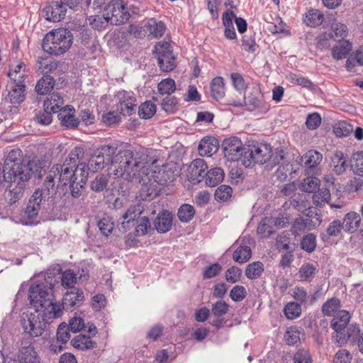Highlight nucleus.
<instances>
[{"label": "nucleus", "mask_w": 363, "mask_h": 363, "mask_svg": "<svg viewBox=\"0 0 363 363\" xmlns=\"http://www.w3.org/2000/svg\"><path fill=\"white\" fill-rule=\"evenodd\" d=\"M157 162V160L150 156L147 151L120 150L111 159L108 174L147 185L150 167Z\"/></svg>", "instance_id": "1"}, {"label": "nucleus", "mask_w": 363, "mask_h": 363, "mask_svg": "<svg viewBox=\"0 0 363 363\" xmlns=\"http://www.w3.org/2000/svg\"><path fill=\"white\" fill-rule=\"evenodd\" d=\"M47 162L38 157L23 159L20 149L11 150L7 155L4 164V179L11 180L18 175L34 174L40 179L47 168Z\"/></svg>", "instance_id": "2"}, {"label": "nucleus", "mask_w": 363, "mask_h": 363, "mask_svg": "<svg viewBox=\"0 0 363 363\" xmlns=\"http://www.w3.org/2000/svg\"><path fill=\"white\" fill-rule=\"evenodd\" d=\"M28 298L32 305L40 308L38 309L48 323L62 314V304L54 302L52 289L43 283L33 284L29 289Z\"/></svg>", "instance_id": "3"}, {"label": "nucleus", "mask_w": 363, "mask_h": 363, "mask_svg": "<svg viewBox=\"0 0 363 363\" xmlns=\"http://www.w3.org/2000/svg\"><path fill=\"white\" fill-rule=\"evenodd\" d=\"M73 43L70 31L65 28L52 30L48 33L43 40V50L52 55H61L67 52Z\"/></svg>", "instance_id": "4"}, {"label": "nucleus", "mask_w": 363, "mask_h": 363, "mask_svg": "<svg viewBox=\"0 0 363 363\" xmlns=\"http://www.w3.org/2000/svg\"><path fill=\"white\" fill-rule=\"evenodd\" d=\"M42 201L43 191L36 189L30 198L26 208L21 212L19 222L25 225L38 223Z\"/></svg>", "instance_id": "5"}, {"label": "nucleus", "mask_w": 363, "mask_h": 363, "mask_svg": "<svg viewBox=\"0 0 363 363\" xmlns=\"http://www.w3.org/2000/svg\"><path fill=\"white\" fill-rule=\"evenodd\" d=\"M104 13L106 21H110L113 25L126 23L131 15L123 0H111L104 8Z\"/></svg>", "instance_id": "6"}, {"label": "nucleus", "mask_w": 363, "mask_h": 363, "mask_svg": "<svg viewBox=\"0 0 363 363\" xmlns=\"http://www.w3.org/2000/svg\"><path fill=\"white\" fill-rule=\"evenodd\" d=\"M37 308L34 312L23 313L21 317V325L24 331L31 337H39L44 332L48 323Z\"/></svg>", "instance_id": "7"}, {"label": "nucleus", "mask_w": 363, "mask_h": 363, "mask_svg": "<svg viewBox=\"0 0 363 363\" xmlns=\"http://www.w3.org/2000/svg\"><path fill=\"white\" fill-rule=\"evenodd\" d=\"M153 164L150 167V174L147 177V185L152 186L154 183L161 185L173 182L178 174L175 164H163L161 168L156 170L157 167Z\"/></svg>", "instance_id": "8"}, {"label": "nucleus", "mask_w": 363, "mask_h": 363, "mask_svg": "<svg viewBox=\"0 0 363 363\" xmlns=\"http://www.w3.org/2000/svg\"><path fill=\"white\" fill-rule=\"evenodd\" d=\"M271 156L272 148L268 145L248 146L244 150L242 164L248 167L252 163L264 164Z\"/></svg>", "instance_id": "9"}, {"label": "nucleus", "mask_w": 363, "mask_h": 363, "mask_svg": "<svg viewBox=\"0 0 363 363\" xmlns=\"http://www.w3.org/2000/svg\"><path fill=\"white\" fill-rule=\"evenodd\" d=\"M34 177V174L18 175L11 180L4 179L9 183V191L6 195V199L9 203H14L21 198L24 194V190L28 185V181Z\"/></svg>", "instance_id": "10"}, {"label": "nucleus", "mask_w": 363, "mask_h": 363, "mask_svg": "<svg viewBox=\"0 0 363 363\" xmlns=\"http://www.w3.org/2000/svg\"><path fill=\"white\" fill-rule=\"evenodd\" d=\"M52 167H57L59 171V177L63 185L72 182V180H77L83 176H88L86 164L81 163L77 167L69 165L68 162H64L63 164H55Z\"/></svg>", "instance_id": "11"}, {"label": "nucleus", "mask_w": 363, "mask_h": 363, "mask_svg": "<svg viewBox=\"0 0 363 363\" xmlns=\"http://www.w3.org/2000/svg\"><path fill=\"white\" fill-rule=\"evenodd\" d=\"M225 157L230 161H237L241 159L242 162L244 150L241 140L237 137L225 138L222 144Z\"/></svg>", "instance_id": "12"}, {"label": "nucleus", "mask_w": 363, "mask_h": 363, "mask_svg": "<svg viewBox=\"0 0 363 363\" xmlns=\"http://www.w3.org/2000/svg\"><path fill=\"white\" fill-rule=\"evenodd\" d=\"M60 182V177H59L57 168L51 167L46 175L43 188L39 189L43 191V200H45L46 198L50 199L55 196L58 191Z\"/></svg>", "instance_id": "13"}, {"label": "nucleus", "mask_w": 363, "mask_h": 363, "mask_svg": "<svg viewBox=\"0 0 363 363\" xmlns=\"http://www.w3.org/2000/svg\"><path fill=\"white\" fill-rule=\"evenodd\" d=\"M88 176H82L77 180H72L69 184V189L70 194L66 198L67 204H74L84 199V185L87 181Z\"/></svg>", "instance_id": "14"}, {"label": "nucleus", "mask_w": 363, "mask_h": 363, "mask_svg": "<svg viewBox=\"0 0 363 363\" xmlns=\"http://www.w3.org/2000/svg\"><path fill=\"white\" fill-rule=\"evenodd\" d=\"M207 169V164L203 159L193 160L188 167V179L194 183H200L205 179V174Z\"/></svg>", "instance_id": "15"}, {"label": "nucleus", "mask_w": 363, "mask_h": 363, "mask_svg": "<svg viewBox=\"0 0 363 363\" xmlns=\"http://www.w3.org/2000/svg\"><path fill=\"white\" fill-rule=\"evenodd\" d=\"M144 205L139 203L130 206L122 216L121 226L124 230H128L135 225V221L144 211Z\"/></svg>", "instance_id": "16"}, {"label": "nucleus", "mask_w": 363, "mask_h": 363, "mask_svg": "<svg viewBox=\"0 0 363 363\" xmlns=\"http://www.w3.org/2000/svg\"><path fill=\"white\" fill-rule=\"evenodd\" d=\"M66 11L60 2L52 1L43 9V16L47 21L59 22L65 18Z\"/></svg>", "instance_id": "17"}, {"label": "nucleus", "mask_w": 363, "mask_h": 363, "mask_svg": "<svg viewBox=\"0 0 363 363\" xmlns=\"http://www.w3.org/2000/svg\"><path fill=\"white\" fill-rule=\"evenodd\" d=\"M118 103L117 104V110L123 116H131L135 113L136 101L130 94L125 91L118 93Z\"/></svg>", "instance_id": "18"}, {"label": "nucleus", "mask_w": 363, "mask_h": 363, "mask_svg": "<svg viewBox=\"0 0 363 363\" xmlns=\"http://www.w3.org/2000/svg\"><path fill=\"white\" fill-rule=\"evenodd\" d=\"M230 104L235 107L246 106H247V110L250 111L257 109L262 112H266L269 108V106L262 97L258 98L253 96H249L247 98L244 97L242 101H233Z\"/></svg>", "instance_id": "19"}, {"label": "nucleus", "mask_w": 363, "mask_h": 363, "mask_svg": "<svg viewBox=\"0 0 363 363\" xmlns=\"http://www.w3.org/2000/svg\"><path fill=\"white\" fill-rule=\"evenodd\" d=\"M359 328L354 325L347 326L343 333L338 335H333L332 339L333 342L342 346L345 345L348 340H354L359 333Z\"/></svg>", "instance_id": "20"}, {"label": "nucleus", "mask_w": 363, "mask_h": 363, "mask_svg": "<svg viewBox=\"0 0 363 363\" xmlns=\"http://www.w3.org/2000/svg\"><path fill=\"white\" fill-rule=\"evenodd\" d=\"M350 320V315L348 311L341 310L337 311L331 321V327L335 330V334L338 335L345 330Z\"/></svg>", "instance_id": "21"}, {"label": "nucleus", "mask_w": 363, "mask_h": 363, "mask_svg": "<svg viewBox=\"0 0 363 363\" xmlns=\"http://www.w3.org/2000/svg\"><path fill=\"white\" fill-rule=\"evenodd\" d=\"M84 299L82 291L73 289L69 292H67L62 299V308L65 310H72L74 306L80 303Z\"/></svg>", "instance_id": "22"}, {"label": "nucleus", "mask_w": 363, "mask_h": 363, "mask_svg": "<svg viewBox=\"0 0 363 363\" xmlns=\"http://www.w3.org/2000/svg\"><path fill=\"white\" fill-rule=\"evenodd\" d=\"M154 225L160 233L168 232L172 228V215L167 211L160 213L155 220Z\"/></svg>", "instance_id": "23"}, {"label": "nucleus", "mask_w": 363, "mask_h": 363, "mask_svg": "<svg viewBox=\"0 0 363 363\" xmlns=\"http://www.w3.org/2000/svg\"><path fill=\"white\" fill-rule=\"evenodd\" d=\"M218 147V140L212 137H205L201 140L198 151L201 156L211 157L217 152Z\"/></svg>", "instance_id": "24"}, {"label": "nucleus", "mask_w": 363, "mask_h": 363, "mask_svg": "<svg viewBox=\"0 0 363 363\" xmlns=\"http://www.w3.org/2000/svg\"><path fill=\"white\" fill-rule=\"evenodd\" d=\"M74 109L69 106L60 109L58 113V118L61 121L62 125L66 128H74L79 123L78 119L74 118L73 113Z\"/></svg>", "instance_id": "25"}, {"label": "nucleus", "mask_w": 363, "mask_h": 363, "mask_svg": "<svg viewBox=\"0 0 363 363\" xmlns=\"http://www.w3.org/2000/svg\"><path fill=\"white\" fill-rule=\"evenodd\" d=\"M89 275L84 272V270H82L79 276L77 277L73 270L67 269L62 274V285L65 288H73L77 279L84 281L87 279Z\"/></svg>", "instance_id": "26"}, {"label": "nucleus", "mask_w": 363, "mask_h": 363, "mask_svg": "<svg viewBox=\"0 0 363 363\" xmlns=\"http://www.w3.org/2000/svg\"><path fill=\"white\" fill-rule=\"evenodd\" d=\"M360 222V215L356 212L352 211L345 215L342 223L345 231L354 233L359 227Z\"/></svg>", "instance_id": "27"}, {"label": "nucleus", "mask_w": 363, "mask_h": 363, "mask_svg": "<svg viewBox=\"0 0 363 363\" xmlns=\"http://www.w3.org/2000/svg\"><path fill=\"white\" fill-rule=\"evenodd\" d=\"M25 84H13L8 93L7 99L13 105L20 104L25 99Z\"/></svg>", "instance_id": "28"}, {"label": "nucleus", "mask_w": 363, "mask_h": 363, "mask_svg": "<svg viewBox=\"0 0 363 363\" xmlns=\"http://www.w3.org/2000/svg\"><path fill=\"white\" fill-rule=\"evenodd\" d=\"M63 98L57 93H52L44 101L43 106L47 110L53 113L60 112V109L63 108Z\"/></svg>", "instance_id": "29"}, {"label": "nucleus", "mask_w": 363, "mask_h": 363, "mask_svg": "<svg viewBox=\"0 0 363 363\" xmlns=\"http://www.w3.org/2000/svg\"><path fill=\"white\" fill-rule=\"evenodd\" d=\"M224 175V172L221 168H213L205 174V184L211 187L216 186L223 180Z\"/></svg>", "instance_id": "30"}, {"label": "nucleus", "mask_w": 363, "mask_h": 363, "mask_svg": "<svg viewBox=\"0 0 363 363\" xmlns=\"http://www.w3.org/2000/svg\"><path fill=\"white\" fill-rule=\"evenodd\" d=\"M352 45L348 40L340 42L338 45L333 47L331 55L333 59L340 60L345 58L351 52Z\"/></svg>", "instance_id": "31"}, {"label": "nucleus", "mask_w": 363, "mask_h": 363, "mask_svg": "<svg viewBox=\"0 0 363 363\" xmlns=\"http://www.w3.org/2000/svg\"><path fill=\"white\" fill-rule=\"evenodd\" d=\"M36 66L37 72L40 74L45 75L52 73L53 76H56L57 69V62L51 59L41 58L38 60Z\"/></svg>", "instance_id": "32"}, {"label": "nucleus", "mask_w": 363, "mask_h": 363, "mask_svg": "<svg viewBox=\"0 0 363 363\" xmlns=\"http://www.w3.org/2000/svg\"><path fill=\"white\" fill-rule=\"evenodd\" d=\"M332 165L333 166V172L340 175L345 172L347 167V157L345 156L342 152L336 151L332 157Z\"/></svg>", "instance_id": "33"}, {"label": "nucleus", "mask_w": 363, "mask_h": 363, "mask_svg": "<svg viewBox=\"0 0 363 363\" xmlns=\"http://www.w3.org/2000/svg\"><path fill=\"white\" fill-rule=\"evenodd\" d=\"M55 76L50 74L43 75V77L38 80L35 86V91L40 95H44L50 91L55 85Z\"/></svg>", "instance_id": "34"}, {"label": "nucleus", "mask_w": 363, "mask_h": 363, "mask_svg": "<svg viewBox=\"0 0 363 363\" xmlns=\"http://www.w3.org/2000/svg\"><path fill=\"white\" fill-rule=\"evenodd\" d=\"M20 363H40L33 347L29 345L20 350Z\"/></svg>", "instance_id": "35"}, {"label": "nucleus", "mask_w": 363, "mask_h": 363, "mask_svg": "<svg viewBox=\"0 0 363 363\" xmlns=\"http://www.w3.org/2000/svg\"><path fill=\"white\" fill-rule=\"evenodd\" d=\"M324 15L317 9H310L304 18L306 24L311 27H316L322 24Z\"/></svg>", "instance_id": "36"}, {"label": "nucleus", "mask_w": 363, "mask_h": 363, "mask_svg": "<svg viewBox=\"0 0 363 363\" xmlns=\"http://www.w3.org/2000/svg\"><path fill=\"white\" fill-rule=\"evenodd\" d=\"M147 31L149 32L155 38H160L163 35L166 26L162 21L157 22L156 20L151 18L145 25Z\"/></svg>", "instance_id": "37"}, {"label": "nucleus", "mask_w": 363, "mask_h": 363, "mask_svg": "<svg viewBox=\"0 0 363 363\" xmlns=\"http://www.w3.org/2000/svg\"><path fill=\"white\" fill-rule=\"evenodd\" d=\"M72 345L75 348L84 350L91 349L96 343L91 340L90 336L85 335H79L73 338L71 341Z\"/></svg>", "instance_id": "38"}, {"label": "nucleus", "mask_w": 363, "mask_h": 363, "mask_svg": "<svg viewBox=\"0 0 363 363\" xmlns=\"http://www.w3.org/2000/svg\"><path fill=\"white\" fill-rule=\"evenodd\" d=\"M211 96L218 100L224 96L225 86L223 79L220 77H215L211 83Z\"/></svg>", "instance_id": "39"}, {"label": "nucleus", "mask_w": 363, "mask_h": 363, "mask_svg": "<svg viewBox=\"0 0 363 363\" xmlns=\"http://www.w3.org/2000/svg\"><path fill=\"white\" fill-rule=\"evenodd\" d=\"M303 159L304 160L305 166L312 168L318 166L321 162L323 155L316 150H311L303 155Z\"/></svg>", "instance_id": "40"}, {"label": "nucleus", "mask_w": 363, "mask_h": 363, "mask_svg": "<svg viewBox=\"0 0 363 363\" xmlns=\"http://www.w3.org/2000/svg\"><path fill=\"white\" fill-rule=\"evenodd\" d=\"M342 229H344L342 222L340 220H334L329 223L326 233L321 234V238L323 240H326L330 237L338 236Z\"/></svg>", "instance_id": "41"}, {"label": "nucleus", "mask_w": 363, "mask_h": 363, "mask_svg": "<svg viewBox=\"0 0 363 363\" xmlns=\"http://www.w3.org/2000/svg\"><path fill=\"white\" fill-rule=\"evenodd\" d=\"M158 65L163 72H170L176 67V59L173 53L157 57Z\"/></svg>", "instance_id": "42"}, {"label": "nucleus", "mask_w": 363, "mask_h": 363, "mask_svg": "<svg viewBox=\"0 0 363 363\" xmlns=\"http://www.w3.org/2000/svg\"><path fill=\"white\" fill-rule=\"evenodd\" d=\"M340 301L337 298L328 300L322 306V313L324 315L332 316L340 308Z\"/></svg>", "instance_id": "43"}, {"label": "nucleus", "mask_w": 363, "mask_h": 363, "mask_svg": "<svg viewBox=\"0 0 363 363\" xmlns=\"http://www.w3.org/2000/svg\"><path fill=\"white\" fill-rule=\"evenodd\" d=\"M264 271V265L261 262H254L247 265L245 275L250 279L259 278Z\"/></svg>", "instance_id": "44"}, {"label": "nucleus", "mask_w": 363, "mask_h": 363, "mask_svg": "<svg viewBox=\"0 0 363 363\" xmlns=\"http://www.w3.org/2000/svg\"><path fill=\"white\" fill-rule=\"evenodd\" d=\"M104 156L100 152L98 155H92L89 161V164H86L87 173L89 174V171L95 172L102 169L104 167Z\"/></svg>", "instance_id": "45"}, {"label": "nucleus", "mask_w": 363, "mask_h": 363, "mask_svg": "<svg viewBox=\"0 0 363 363\" xmlns=\"http://www.w3.org/2000/svg\"><path fill=\"white\" fill-rule=\"evenodd\" d=\"M195 215L194 208L189 204L182 205L177 212V216L181 222L188 223Z\"/></svg>", "instance_id": "46"}, {"label": "nucleus", "mask_w": 363, "mask_h": 363, "mask_svg": "<svg viewBox=\"0 0 363 363\" xmlns=\"http://www.w3.org/2000/svg\"><path fill=\"white\" fill-rule=\"evenodd\" d=\"M251 249L248 246H241L233 252V259L238 263H245L251 257Z\"/></svg>", "instance_id": "47"}, {"label": "nucleus", "mask_w": 363, "mask_h": 363, "mask_svg": "<svg viewBox=\"0 0 363 363\" xmlns=\"http://www.w3.org/2000/svg\"><path fill=\"white\" fill-rule=\"evenodd\" d=\"M347 26L341 23H335L332 26V32L330 36L336 41L342 42L347 35Z\"/></svg>", "instance_id": "48"}, {"label": "nucleus", "mask_w": 363, "mask_h": 363, "mask_svg": "<svg viewBox=\"0 0 363 363\" xmlns=\"http://www.w3.org/2000/svg\"><path fill=\"white\" fill-rule=\"evenodd\" d=\"M157 89L161 95L170 96L176 90L175 82L171 78L162 79L158 84Z\"/></svg>", "instance_id": "49"}, {"label": "nucleus", "mask_w": 363, "mask_h": 363, "mask_svg": "<svg viewBox=\"0 0 363 363\" xmlns=\"http://www.w3.org/2000/svg\"><path fill=\"white\" fill-rule=\"evenodd\" d=\"M156 112L155 105L150 101H145L138 108V115L140 118L148 119L152 118Z\"/></svg>", "instance_id": "50"}, {"label": "nucleus", "mask_w": 363, "mask_h": 363, "mask_svg": "<svg viewBox=\"0 0 363 363\" xmlns=\"http://www.w3.org/2000/svg\"><path fill=\"white\" fill-rule=\"evenodd\" d=\"M320 187V180L315 177H308L303 179L301 183V189L303 191L313 193Z\"/></svg>", "instance_id": "51"}, {"label": "nucleus", "mask_w": 363, "mask_h": 363, "mask_svg": "<svg viewBox=\"0 0 363 363\" xmlns=\"http://www.w3.org/2000/svg\"><path fill=\"white\" fill-rule=\"evenodd\" d=\"M316 272L315 267L309 263L303 264L298 273V277L301 281H309L313 278Z\"/></svg>", "instance_id": "52"}, {"label": "nucleus", "mask_w": 363, "mask_h": 363, "mask_svg": "<svg viewBox=\"0 0 363 363\" xmlns=\"http://www.w3.org/2000/svg\"><path fill=\"white\" fill-rule=\"evenodd\" d=\"M84 150L82 147H76L69 154L68 157L64 162H68L69 165L72 167H77V164H81L80 160L84 155Z\"/></svg>", "instance_id": "53"}, {"label": "nucleus", "mask_w": 363, "mask_h": 363, "mask_svg": "<svg viewBox=\"0 0 363 363\" xmlns=\"http://www.w3.org/2000/svg\"><path fill=\"white\" fill-rule=\"evenodd\" d=\"M351 167L353 172L359 176H363V152H356L352 159Z\"/></svg>", "instance_id": "54"}, {"label": "nucleus", "mask_w": 363, "mask_h": 363, "mask_svg": "<svg viewBox=\"0 0 363 363\" xmlns=\"http://www.w3.org/2000/svg\"><path fill=\"white\" fill-rule=\"evenodd\" d=\"M333 132L337 137H345L352 132V127L346 121H340L334 126Z\"/></svg>", "instance_id": "55"}, {"label": "nucleus", "mask_w": 363, "mask_h": 363, "mask_svg": "<svg viewBox=\"0 0 363 363\" xmlns=\"http://www.w3.org/2000/svg\"><path fill=\"white\" fill-rule=\"evenodd\" d=\"M284 313L287 318L291 320L296 318L301 315V306L295 302L289 303L284 308Z\"/></svg>", "instance_id": "56"}, {"label": "nucleus", "mask_w": 363, "mask_h": 363, "mask_svg": "<svg viewBox=\"0 0 363 363\" xmlns=\"http://www.w3.org/2000/svg\"><path fill=\"white\" fill-rule=\"evenodd\" d=\"M233 193L232 188L228 185L220 186L215 192V198L218 201H225L231 197Z\"/></svg>", "instance_id": "57"}, {"label": "nucleus", "mask_w": 363, "mask_h": 363, "mask_svg": "<svg viewBox=\"0 0 363 363\" xmlns=\"http://www.w3.org/2000/svg\"><path fill=\"white\" fill-rule=\"evenodd\" d=\"M301 245L302 249L305 251L308 252H313L316 247L315 236L312 233L306 235L303 238Z\"/></svg>", "instance_id": "58"}, {"label": "nucleus", "mask_w": 363, "mask_h": 363, "mask_svg": "<svg viewBox=\"0 0 363 363\" xmlns=\"http://www.w3.org/2000/svg\"><path fill=\"white\" fill-rule=\"evenodd\" d=\"M70 329L65 323H62L57 331V342L62 344L66 343L70 338L69 334Z\"/></svg>", "instance_id": "59"}, {"label": "nucleus", "mask_w": 363, "mask_h": 363, "mask_svg": "<svg viewBox=\"0 0 363 363\" xmlns=\"http://www.w3.org/2000/svg\"><path fill=\"white\" fill-rule=\"evenodd\" d=\"M135 231L138 235H144L150 228V223L147 216H143L136 220Z\"/></svg>", "instance_id": "60"}, {"label": "nucleus", "mask_w": 363, "mask_h": 363, "mask_svg": "<svg viewBox=\"0 0 363 363\" xmlns=\"http://www.w3.org/2000/svg\"><path fill=\"white\" fill-rule=\"evenodd\" d=\"M108 179L106 176L98 175L91 183V189L96 192L104 190L108 185Z\"/></svg>", "instance_id": "61"}, {"label": "nucleus", "mask_w": 363, "mask_h": 363, "mask_svg": "<svg viewBox=\"0 0 363 363\" xmlns=\"http://www.w3.org/2000/svg\"><path fill=\"white\" fill-rule=\"evenodd\" d=\"M294 363H311L312 358L308 350L299 349L294 355Z\"/></svg>", "instance_id": "62"}, {"label": "nucleus", "mask_w": 363, "mask_h": 363, "mask_svg": "<svg viewBox=\"0 0 363 363\" xmlns=\"http://www.w3.org/2000/svg\"><path fill=\"white\" fill-rule=\"evenodd\" d=\"M270 221V219L266 218L261 220L257 227V233L263 238L269 237L273 232L269 225Z\"/></svg>", "instance_id": "63"}, {"label": "nucleus", "mask_w": 363, "mask_h": 363, "mask_svg": "<svg viewBox=\"0 0 363 363\" xmlns=\"http://www.w3.org/2000/svg\"><path fill=\"white\" fill-rule=\"evenodd\" d=\"M98 226L101 233L108 236L113 229V223L108 217L103 218L98 222Z\"/></svg>", "instance_id": "64"}]
</instances>
